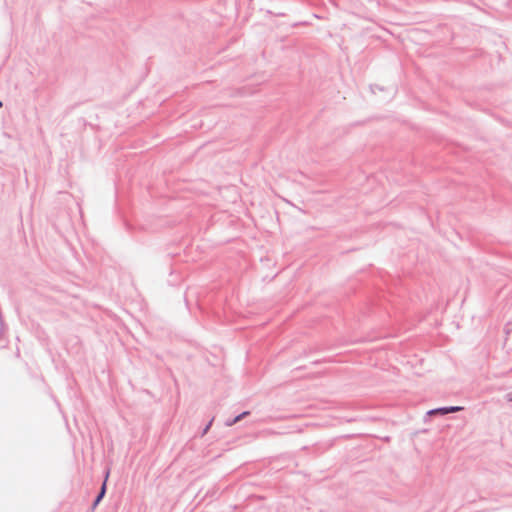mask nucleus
<instances>
[{"instance_id": "nucleus-1", "label": "nucleus", "mask_w": 512, "mask_h": 512, "mask_svg": "<svg viewBox=\"0 0 512 512\" xmlns=\"http://www.w3.org/2000/svg\"><path fill=\"white\" fill-rule=\"evenodd\" d=\"M460 410H462V407L452 406V407H445V408H438V409L430 410L428 412V414L429 415H434V414L445 415V414H448V413L458 412Z\"/></svg>"}, {"instance_id": "nucleus-2", "label": "nucleus", "mask_w": 512, "mask_h": 512, "mask_svg": "<svg viewBox=\"0 0 512 512\" xmlns=\"http://www.w3.org/2000/svg\"><path fill=\"white\" fill-rule=\"evenodd\" d=\"M108 476H109V472L106 473L105 481H104V483H103V485L101 487L100 494L98 495L94 505H97L100 502V500L102 499V497L104 496V494H105V491H106V481L108 479Z\"/></svg>"}, {"instance_id": "nucleus-3", "label": "nucleus", "mask_w": 512, "mask_h": 512, "mask_svg": "<svg viewBox=\"0 0 512 512\" xmlns=\"http://www.w3.org/2000/svg\"><path fill=\"white\" fill-rule=\"evenodd\" d=\"M247 414H248V412H244V413H242L241 415L237 416V417L235 418V420H234V423L238 422L242 417H244V416H245V415H247Z\"/></svg>"}, {"instance_id": "nucleus-4", "label": "nucleus", "mask_w": 512, "mask_h": 512, "mask_svg": "<svg viewBox=\"0 0 512 512\" xmlns=\"http://www.w3.org/2000/svg\"><path fill=\"white\" fill-rule=\"evenodd\" d=\"M0 107H2V102L0 101Z\"/></svg>"}]
</instances>
